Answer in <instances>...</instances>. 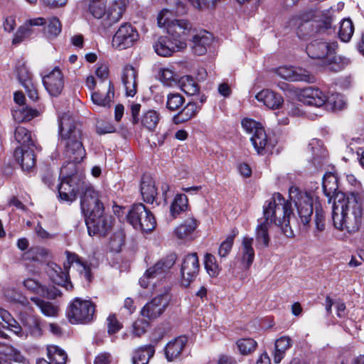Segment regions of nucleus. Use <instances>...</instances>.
Returning <instances> with one entry per match:
<instances>
[{
    "mask_svg": "<svg viewBox=\"0 0 364 364\" xmlns=\"http://www.w3.org/2000/svg\"><path fill=\"white\" fill-rule=\"evenodd\" d=\"M24 287L31 291L40 294L41 296H46L48 299H55L60 295V292L55 288L46 289V287L41 285L38 281L28 278L23 282Z\"/></svg>",
    "mask_w": 364,
    "mask_h": 364,
    "instance_id": "30",
    "label": "nucleus"
},
{
    "mask_svg": "<svg viewBox=\"0 0 364 364\" xmlns=\"http://www.w3.org/2000/svg\"><path fill=\"white\" fill-rule=\"evenodd\" d=\"M138 38L137 31L131 24L123 23L114 35L112 45L117 50H124L132 46Z\"/></svg>",
    "mask_w": 364,
    "mask_h": 364,
    "instance_id": "13",
    "label": "nucleus"
},
{
    "mask_svg": "<svg viewBox=\"0 0 364 364\" xmlns=\"http://www.w3.org/2000/svg\"><path fill=\"white\" fill-rule=\"evenodd\" d=\"M45 33L49 37H56L62 30V26L59 19L56 17H52L46 21Z\"/></svg>",
    "mask_w": 364,
    "mask_h": 364,
    "instance_id": "47",
    "label": "nucleus"
},
{
    "mask_svg": "<svg viewBox=\"0 0 364 364\" xmlns=\"http://www.w3.org/2000/svg\"><path fill=\"white\" fill-rule=\"evenodd\" d=\"M48 273L50 279L54 284L65 287L68 290L73 289V286L69 281L67 272L62 271L61 267L59 266L55 265V267L50 268Z\"/></svg>",
    "mask_w": 364,
    "mask_h": 364,
    "instance_id": "32",
    "label": "nucleus"
},
{
    "mask_svg": "<svg viewBox=\"0 0 364 364\" xmlns=\"http://www.w3.org/2000/svg\"><path fill=\"white\" fill-rule=\"evenodd\" d=\"M170 36H160L153 47L157 55L163 57L171 56L173 53L180 51L183 48L175 43Z\"/></svg>",
    "mask_w": 364,
    "mask_h": 364,
    "instance_id": "20",
    "label": "nucleus"
},
{
    "mask_svg": "<svg viewBox=\"0 0 364 364\" xmlns=\"http://www.w3.org/2000/svg\"><path fill=\"white\" fill-rule=\"evenodd\" d=\"M322 188L324 194L331 199L338 189L337 180L335 176L331 173H326L323 176Z\"/></svg>",
    "mask_w": 364,
    "mask_h": 364,
    "instance_id": "38",
    "label": "nucleus"
},
{
    "mask_svg": "<svg viewBox=\"0 0 364 364\" xmlns=\"http://www.w3.org/2000/svg\"><path fill=\"white\" fill-rule=\"evenodd\" d=\"M127 221L136 230L149 232L156 225L152 213L142 203L134 204L127 215Z\"/></svg>",
    "mask_w": 364,
    "mask_h": 364,
    "instance_id": "7",
    "label": "nucleus"
},
{
    "mask_svg": "<svg viewBox=\"0 0 364 364\" xmlns=\"http://www.w3.org/2000/svg\"><path fill=\"white\" fill-rule=\"evenodd\" d=\"M107 332L109 334H114L122 328V323L119 322L114 314L109 315L107 318Z\"/></svg>",
    "mask_w": 364,
    "mask_h": 364,
    "instance_id": "56",
    "label": "nucleus"
},
{
    "mask_svg": "<svg viewBox=\"0 0 364 364\" xmlns=\"http://www.w3.org/2000/svg\"><path fill=\"white\" fill-rule=\"evenodd\" d=\"M67 259L69 266H68L66 264H64V268L65 269L72 267L73 268L77 270L87 281H91L92 274L90 267L86 262H82L77 255L70 252H68Z\"/></svg>",
    "mask_w": 364,
    "mask_h": 364,
    "instance_id": "27",
    "label": "nucleus"
},
{
    "mask_svg": "<svg viewBox=\"0 0 364 364\" xmlns=\"http://www.w3.org/2000/svg\"><path fill=\"white\" fill-rule=\"evenodd\" d=\"M106 87V92L97 91L92 93L91 100L95 105L104 107L111 106L112 100L114 96V87L111 82H108Z\"/></svg>",
    "mask_w": 364,
    "mask_h": 364,
    "instance_id": "29",
    "label": "nucleus"
},
{
    "mask_svg": "<svg viewBox=\"0 0 364 364\" xmlns=\"http://www.w3.org/2000/svg\"><path fill=\"white\" fill-rule=\"evenodd\" d=\"M309 147L311 149L313 159L312 162L316 168H321L323 164V161L326 156V151L322 148V144L319 140L313 139Z\"/></svg>",
    "mask_w": 364,
    "mask_h": 364,
    "instance_id": "35",
    "label": "nucleus"
},
{
    "mask_svg": "<svg viewBox=\"0 0 364 364\" xmlns=\"http://www.w3.org/2000/svg\"><path fill=\"white\" fill-rule=\"evenodd\" d=\"M207 272L211 277H215L218 273V265L216 263L215 257L211 254H206L204 261Z\"/></svg>",
    "mask_w": 364,
    "mask_h": 364,
    "instance_id": "54",
    "label": "nucleus"
},
{
    "mask_svg": "<svg viewBox=\"0 0 364 364\" xmlns=\"http://www.w3.org/2000/svg\"><path fill=\"white\" fill-rule=\"evenodd\" d=\"M140 108L141 105L138 103L132 104L131 105L132 122L134 124H137L139 122L138 116L139 114Z\"/></svg>",
    "mask_w": 364,
    "mask_h": 364,
    "instance_id": "63",
    "label": "nucleus"
},
{
    "mask_svg": "<svg viewBox=\"0 0 364 364\" xmlns=\"http://www.w3.org/2000/svg\"><path fill=\"white\" fill-rule=\"evenodd\" d=\"M14 136L16 141L21 144V147L34 146V143L32 140L31 132H29L28 130L23 127L19 126L16 127Z\"/></svg>",
    "mask_w": 364,
    "mask_h": 364,
    "instance_id": "41",
    "label": "nucleus"
},
{
    "mask_svg": "<svg viewBox=\"0 0 364 364\" xmlns=\"http://www.w3.org/2000/svg\"><path fill=\"white\" fill-rule=\"evenodd\" d=\"M332 219L335 228L340 230H346L353 234L358 232L363 223V208L354 193L339 198L334 202L332 210Z\"/></svg>",
    "mask_w": 364,
    "mask_h": 364,
    "instance_id": "4",
    "label": "nucleus"
},
{
    "mask_svg": "<svg viewBox=\"0 0 364 364\" xmlns=\"http://www.w3.org/2000/svg\"><path fill=\"white\" fill-rule=\"evenodd\" d=\"M350 63V60L345 56H329L325 60L324 68L327 71L338 73L345 69Z\"/></svg>",
    "mask_w": 364,
    "mask_h": 364,
    "instance_id": "33",
    "label": "nucleus"
},
{
    "mask_svg": "<svg viewBox=\"0 0 364 364\" xmlns=\"http://www.w3.org/2000/svg\"><path fill=\"white\" fill-rule=\"evenodd\" d=\"M315 223L318 230L323 231L325 229V218L321 209L316 208Z\"/></svg>",
    "mask_w": 364,
    "mask_h": 364,
    "instance_id": "61",
    "label": "nucleus"
},
{
    "mask_svg": "<svg viewBox=\"0 0 364 364\" xmlns=\"http://www.w3.org/2000/svg\"><path fill=\"white\" fill-rule=\"evenodd\" d=\"M32 33L31 29L28 25L25 24L21 26L13 38V43L18 44L28 38Z\"/></svg>",
    "mask_w": 364,
    "mask_h": 364,
    "instance_id": "55",
    "label": "nucleus"
},
{
    "mask_svg": "<svg viewBox=\"0 0 364 364\" xmlns=\"http://www.w3.org/2000/svg\"><path fill=\"white\" fill-rule=\"evenodd\" d=\"M159 79L164 85L168 87L173 86L178 82L177 75L170 68H161L159 73Z\"/></svg>",
    "mask_w": 364,
    "mask_h": 364,
    "instance_id": "49",
    "label": "nucleus"
},
{
    "mask_svg": "<svg viewBox=\"0 0 364 364\" xmlns=\"http://www.w3.org/2000/svg\"><path fill=\"white\" fill-rule=\"evenodd\" d=\"M188 207V198L186 195H177L171 205V215L176 218L181 213L185 211Z\"/></svg>",
    "mask_w": 364,
    "mask_h": 364,
    "instance_id": "39",
    "label": "nucleus"
},
{
    "mask_svg": "<svg viewBox=\"0 0 364 364\" xmlns=\"http://www.w3.org/2000/svg\"><path fill=\"white\" fill-rule=\"evenodd\" d=\"M200 109L196 102H189L181 111L173 117L174 124H178L188 122L193 118Z\"/></svg>",
    "mask_w": 364,
    "mask_h": 364,
    "instance_id": "31",
    "label": "nucleus"
},
{
    "mask_svg": "<svg viewBox=\"0 0 364 364\" xmlns=\"http://www.w3.org/2000/svg\"><path fill=\"white\" fill-rule=\"evenodd\" d=\"M95 311V304L90 300L75 298L68 305L67 316L73 323H88L93 320Z\"/></svg>",
    "mask_w": 364,
    "mask_h": 364,
    "instance_id": "6",
    "label": "nucleus"
},
{
    "mask_svg": "<svg viewBox=\"0 0 364 364\" xmlns=\"http://www.w3.org/2000/svg\"><path fill=\"white\" fill-rule=\"evenodd\" d=\"M43 85L52 96L59 95L64 87L63 75L58 67H55L43 78Z\"/></svg>",
    "mask_w": 364,
    "mask_h": 364,
    "instance_id": "18",
    "label": "nucleus"
},
{
    "mask_svg": "<svg viewBox=\"0 0 364 364\" xmlns=\"http://www.w3.org/2000/svg\"><path fill=\"white\" fill-rule=\"evenodd\" d=\"M22 86L24 87L28 97L31 100L36 101L38 99V95L36 85L33 82V81L26 82V85H23Z\"/></svg>",
    "mask_w": 364,
    "mask_h": 364,
    "instance_id": "58",
    "label": "nucleus"
},
{
    "mask_svg": "<svg viewBox=\"0 0 364 364\" xmlns=\"http://www.w3.org/2000/svg\"><path fill=\"white\" fill-rule=\"evenodd\" d=\"M294 93L299 102L309 106L321 107L326 101V96L324 92L315 87L296 89Z\"/></svg>",
    "mask_w": 364,
    "mask_h": 364,
    "instance_id": "15",
    "label": "nucleus"
},
{
    "mask_svg": "<svg viewBox=\"0 0 364 364\" xmlns=\"http://www.w3.org/2000/svg\"><path fill=\"white\" fill-rule=\"evenodd\" d=\"M255 98L262 102L267 107L272 109L279 108L283 104L282 97L270 90H262L258 92Z\"/></svg>",
    "mask_w": 364,
    "mask_h": 364,
    "instance_id": "25",
    "label": "nucleus"
},
{
    "mask_svg": "<svg viewBox=\"0 0 364 364\" xmlns=\"http://www.w3.org/2000/svg\"><path fill=\"white\" fill-rule=\"evenodd\" d=\"M107 1L90 0L88 11L95 18L107 20V24L111 26L122 18L124 9L121 1H114L109 7Z\"/></svg>",
    "mask_w": 364,
    "mask_h": 364,
    "instance_id": "5",
    "label": "nucleus"
},
{
    "mask_svg": "<svg viewBox=\"0 0 364 364\" xmlns=\"http://www.w3.org/2000/svg\"><path fill=\"white\" fill-rule=\"evenodd\" d=\"M188 342L187 337L178 336L170 341L164 348V355L168 362L176 360L181 355Z\"/></svg>",
    "mask_w": 364,
    "mask_h": 364,
    "instance_id": "19",
    "label": "nucleus"
},
{
    "mask_svg": "<svg viewBox=\"0 0 364 364\" xmlns=\"http://www.w3.org/2000/svg\"><path fill=\"white\" fill-rule=\"evenodd\" d=\"M38 112L28 107H19L13 111V117L15 121L22 122L29 121L37 116Z\"/></svg>",
    "mask_w": 364,
    "mask_h": 364,
    "instance_id": "40",
    "label": "nucleus"
},
{
    "mask_svg": "<svg viewBox=\"0 0 364 364\" xmlns=\"http://www.w3.org/2000/svg\"><path fill=\"white\" fill-rule=\"evenodd\" d=\"M290 198L294 200L298 214L304 225H307L313 214V198L307 192H298L297 189H290Z\"/></svg>",
    "mask_w": 364,
    "mask_h": 364,
    "instance_id": "11",
    "label": "nucleus"
},
{
    "mask_svg": "<svg viewBox=\"0 0 364 364\" xmlns=\"http://www.w3.org/2000/svg\"><path fill=\"white\" fill-rule=\"evenodd\" d=\"M159 122V114L155 110H148L141 119V124L149 130H154Z\"/></svg>",
    "mask_w": 364,
    "mask_h": 364,
    "instance_id": "46",
    "label": "nucleus"
},
{
    "mask_svg": "<svg viewBox=\"0 0 364 364\" xmlns=\"http://www.w3.org/2000/svg\"><path fill=\"white\" fill-rule=\"evenodd\" d=\"M237 346L241 354L247 355L255 350L257 342L252 338H242L237 341Z\"/></svg>",
    "mask_w": 364,
    "mask_h": 364,
    "instance_id": "52",
    "label": "nucleus"
},
{
    "mask_svg": "<svg viewBox=\"0 0 364 364\" xmlns=\"http://www.w3.org/2000/svg\"><path fill=\"white\" fill-rule=\"evenodd\" d=\"M237 231H232V235H229L220 245L218 249V255L220 257L225 258L230 252L235 235Z\"/></svg>",
    "mask_w": 364,
    "mask_h": 364,
    "instance_id": "53",
    "label": "nucleus"
},
{
    "mask_svg": "<svg viewBox=\"0 0 364 364\" xmlns=\"http://www.w3.org/2000/svg\"><path fill=\"white\" fill-rule=\"evenodd\" d=\"M33 147H17L14 151V157L24 171H30L36 164Z\"/></svg>",
    "mask_w": 364,
    "mask_h": 364,
    "instance_id": "21",
    "label": "nucleus"
},
{
    "mask_svg": "<svg viewBox=\"0 0 364 364\" xmlns=\"http://www.w3.org/2000/svg\"><path fill=\"white\" fill-rule=\"evenodd\" d=\"M155 353V346L148 344L135 348L132 353V364H148Z\"/></svg>",
    "mask_w": 364,
    "mask_h": 364,
    "instance_id": "26",
    "label": "nucleus"
},
{
    "mask_svg": "<svg viewBox=\"0 0 364 364\" xmlns=\"http://www.w3.org/2000/svg\"><path fill=\"white\" fill-rule=\"evenodd\" d=\"M242 127L247 133L252 134L250 141L257 154H265L267 149L272 145L261 124L246 118L242 121Z\"/></svg>",
    "mask_w": 364,
    "mask_h": 364,
    "instance_id": "9",
    "label": "nucleus"
},
{
    "mask_svg": "<svg viewBox=\"0 0 364 364\" xmlns=\"http://www.w3.org/2000/svg\"><path fill=\"white\" fill-rule=\"evenodd\" d=\"M293 215L291 203L286 200L279 193H274L263 205V218L258 220L255 228V238L257 247H267L269 245V226L274 223L279 227L287 237L294 236L290 226Z\"/></svg>",
    "mask_w": 364,
    "mask_h": 364,
    "instance_id": "2",
    "label": "nucleus"
},
{
    "mask_svg": "<svg viewBox=\"0 0 364 364\" xmlns=\"http://www.w3.org/2000/svg\"><path fill=\"white\" fill-rule=\"evenodd\" d=\"M31 300L41 309V313L46 316H56L58 313V307L53 303L42 300L38 297H31Z\"/></svg>",
    "mask_w": 364,
    "mask_h": 364,
    "instance_id": "37",
    "label": "nucleus"
},
{
    "mask_svg": "<svg viewBox=\"0 0 364 364\" xmlns=\"http://www.w3.org/2000/svg\"><path fill=\"white\" fill-rule=\"evenodd\" d=\"M213 35L206 31H202L193 36V50L198 55H203L207 52V48L213 42Z\"/></svg>",
    "mask_w": 364,
    "mask_h": 364,
    "instance_id": "23",
    "label": "nucleus"
},
{
    "mask_svg": "<svg viewBox=\"0 0 364 364\" xmlns=\"http://www.w3.org/2000/svg\"><path fill=\"white\" fill-rule=\"evenodd\" d=\"M184 102L185 99L181 94L170 93L167 95L166 106L170 111H176Z\"/></svg>",
    "mask_w": 364,
    "mask_h": 364,
    "instance_id": "50",
    "label": "nucleus"
},
{
    "mask_svg": "<svg viewBox=\"0 0 364 364\" xmlns=\"http://www.w3.org/2000/svg\"><path fill=\"white\" fill-rule=\"evenodd\" d=\"M178 82L181 90L187 95H193L199 90L198 84L191 76H183Z\"/></svg>",
    "mask_w": 364,
    "mask_h": 364,
    "instance_id": "43",
    "label": "nucleus"
},
{
    "mask_svg": "<svg viewBox=\"0 0 364 364\" xmlns=\"http://www.w3.org/2000/svg\"><path fill=\"white\" fill-rule=\"evenodd\" d=\"M176 259V255L171 253L148 269L139 280L141 286L146 288L149 286L150 279H163L164 274L173 266Z\"/></svg>",
    "mask_w": 364,
    "mask_h": 364,
    "instance_id": "10",
    "label": "nucleus"
},
{
    "mask_svg": "<svg viewBox=\"0 0 364 364\" xmlns=\"http://www.w3.org/2000/svg\"><path fill=\"white\" fill-rule=\"evenodd\" d=\"M80 208L85 217L89 234L106 235L110 228V218L105 215L100 193L87 183L80 195Z\"/></svg>",
    "mask_w": 364,
    "mask_h": 364,
    "instance_id": "3",
    "label": "nucleus"
},
{
    "mask_svg": "<svg viewBox=\"0 0 364 364\" xmlns=\"http://www.w3.org/2000/svg\"><path fill=\"white\" fill-rule=\"evenodd\" d=\"M16 72L17 77L21 85H26V82H32V75L26 66V63L23 60H18L16 65Z\"/></svg>",
    "mask_w": 364,
    "mask_h": 364,
    "instance_id": "48",
    "label": "nucleus"
},
{
    "mask_svg": "<svg viewBox=\"0 0 364 364\" xmlns=\"http://www.w3.org/2000/svg\"><path fill=\"white\" fill-rule=\"evenodd\" d=\"M124 245V237L122 233H118L111 238L109 245L113 251L119 252Z\"/></svg>",
    "mask_w": 364,
    "mask_h": 364,
    "instance_id": "59",
    "label": "nucleus"
},
{
    "mask_svg": "<svg viewBox=\"0 0 364 364\" xmlns=\"http://www.w3.org/2000/svg\"><path fill=\"white\" fill-rule=\"evenodd\" d=\"M73 118L65 114L59 119V140L65 143V155L68 164L60 169L63 178L58 186V197L61 201L72 203L77 193L82 192L87 183L79 164L85 156V150L81 141V128Z\"/></svg>",
    "mask_w": 364,
    "mask_h": 364,
    "instance_id": "1",
    "label": "nucleus"
},
{
    "mask_svg": "<svg viewBox=\"0 0 364 364\" xmlns=\"http://www.w3.org/2000/svg\"><path fill=\"white\" fill-rule=\"evenodd\" d=\"M338 48L336 41L326 42L321 40H315L306 47L308 55L313 59H323L335 53Z\"/></svg>",
    "mask_w": 364,
    "mask_h": 364,
    "instance_id": "16",
    "label": "nucleus"
},
{
    "mask_svg": "<svg viewBox=\"0 0 364 364\" xmlns=\"http://www.w3.org/2000/svg\"><path fill=\"white\" fill-rule=\"evenodd\" d=\"M111 355L108 353H102L98 355L95 360V364H110Z\"/></svg>",
    "mask_w": 364,
    "mask_h": 364,
    "instance_id": "64",
    "label": "nucleus"
},
{
    "mask_svg": "<svg viewBox=\"0 0 364 364\" xmlns=\"http://www.w3.org/2000/svg\"><path fill=\"white\" fill-rule=\"evenodd\" d=\"M292 346L291 339L289 336H282L277 339L274 343V351L273 353L274 361L279 363L284 358L286 351Z\"/></svg>",
    "mask_w": 364,
    "mask_h": 364,
    "instance_id": "34",
    "label": "nucleus"
},
{
    "mask_svg": "<svg viewBox=\"0 0 364 364\" xmlns=\"http://www.w3.org/2000/svg\"><path fill=\"white\" fill-rule=\"evenodd\" d=\"M115 128L110 124L98 122L96 125V131L99 134L112 133Z\"/></svg>",
    "mask_w": 364,
    "mask_h": 364,
    "instance_id": "62",
    "label": "nucleus"
},
{
    "mask_svg": "<svg viewBox=\"0 0 364 364\" xmlns=\"http://www.w3.org/2000/svg\"><path fill=\"white\" fill-rule=\"evenodd\" d=\"M354 32L353 22L350 19H343L340 24L338 36L343 42H348Z\"/></svg>",
    "mask_w": 364,
    "mask_h": 364,
    "instance_id": "45",
    "label": "nucleus"
},
{
    "mask_svg": "<svg viewBox=\"0 0 364 364\" xmlns=\"http://www.w3.org/2000/svg\"><path fill=\"white\" fill-rule=\"evenodd\" d=\"M333 19L331 17H326L318 26L319 32H327L331 33L335 32V28L332 26Z\"/></svg>",
    "mask_w": 364,
    "mask_h": 364,
    "instance_id": "60",
    "label": "nucleus"
},
{
    "mask_svg": "<svg viewBox=\"0 0 364 364\" xmlns=\"http://www.w3.org/2000/svg\"><path fill=\"white\" fill-rule=\"evenodd\" d=\"M197 226V220L193 218H189L176 228L175 233L180 239L186 238L191 236Z\"/></svg>",
    "mask_w": 364,
    "mask_h": 364,
    "instance_id": "36",
    "label": "nucleus"
},
{
    "mask_svg": "<svg viewBox=\"0 0 364 364\" xmlns=\"http://www.w3.org/2000/svg\"><path fill=\"white\" fill-rule=\"evenodd\" d=\"M136 77L137 72L134 67L127 65L124 68L122 74V80L127 96L133 97L136 93Z\"/></svg>",
    "mask_w": 364,
    "mask_h": 364,
    "instance_id": "22",
    "label": "nucleus"
},
{
    "mask_svg": "<svg viewBox=\"0 0 364 364\" xmlns=\"http://www.w3.org/2000/svg\"><path fill=\"white\" fill-rule=\"evenodd\" d=\"M200 270L198 257L196 253H191L186 255L181 267V282L185 287L195 280Z\"/></svg>",
    "mask_w": 364,
    "mask_h": 364,
    "instance_id": "14",
    "label": "nucleus"
},
{
    "mask_svg": "<svg viewBox=\"0 0 364 364\" xmlns=\"http://www.w3.org/2000/svg\"><path fill=\"white\" fill-rule=\"evenodd\" d=\"M24 326L27 328L33 336L38 337L42 334L39 318L35 316H28L26 318L25 320Z\"/></svg>",
    "mask_w": 364,
    "mask_h": 364,
    "instance_id": "51",
    "label": "nucleus"
},
{
    "mask_svg": "<svg viewBox=\"0 0 364 364\" xmlns=\"http://www.w3.org/2000/svg\"><path fill=\"white\" fill-rule=\"evenodd\" d=\"M324 105L333 111L341 110L346 106V101L341 94L332 93L330 96L326 97V101Z\"/></svg>",
    "mask_w": 364,
    "mask_h": 364,
    "instance_id": "44",
    "label": "nucleus"
},
{
    "mask_svg": "<svg viewBox=\"0 0 364 364\" xmlns=\"http://www.w3.org/2000/svg\"><path fill=\"white\" fill-rule=\"evenodd\" d=\"M276 73L282 78L292 82L301 81L312 83L315 81L314 76L301 68L283 66L277 68Z\"/></svg>",
    "mask_w": 364,
    "mask_h": 364,
    "instance_id": "17",
    "label": "nucleus"
},
{
    "mask_svg": "<svg viewBox=\"0 0 364 364\" xmlns=\"http://www.w3.org/2000/svg\"><path fill=\"white\" fill-rule=\"evenodd\" d=\"M148 326L149 322L147 321L144 319L137 320L133 324V333L139 337L146 332Z\"/></svg>",
    "mask_w": 364,
    "mask_h": 364,
    "instance_id": "57",
    "label": "nucleus"
},
{
    "mask_svg": "<svg viewBox=\"0 0 364 364\" xmlns=\"http://www.w3.org/2000/svg\"><path fill=\"white\" fill-rule=\"evenodd\" d=\"M156 296L149 301L141 310V314L149 321L159 317L168 307L171 301L168 285H163L160 289L155 287Z\"/></svg>",
    "mask_w": 364,
    "mask_h": 364,
    "instance_id": "8",
    "label": "nucleus"
},
{
    "mask_svg": "<svg viewBox=\"0 0 364 364\" xmlns=\"http://www.w3.org/2000/svg\"><path fill=\"white\" fill-rule=\"evenodd\" d=\"M49 359L55 364H65L67 361V354L61 348L56 346H49L47 348Z\"/></svg>",
    "mask_w": 364,
    "mask_h": 364,
    "instance_id": "42",
    "label": "nucleus"
},
{
    "mask_svg": "<svg viewBox=\"0 0 364 364\" xmlns=\"http://www.w3.org/2000/svg\"><path fill=\"white\" fill-rule=\"evenodd\" d=\"M166 29L168 36L176 41L174 43L184 49L193 31L192 24L186 19H174L168 23Z\"/></svg>",
    "mask_w": 364,
    "mask_h": 364,
    "instance_id": "12",
    "label": "nucleus"
},
{
    "mask_svg": "<svg viewBox=\"0 0 364 364\" xmlns=\"http://www.w3.org/2000/svg\"><path fill=\"white\" fill-rule=\"evenodd\" d=\"M141 194L143 200L148 203H153L157 196L154 180L148 175L143 176L141 182Z\"/></svg>",
    "mask_w": 364,
    "mask_h": 364,
    "instance_id": "28",
    "label": "nucleus"
},
{
    "mask_svg": "<svg viewBox=\"0 0 364 364\" xmlns=\"http://www.w3.org/2000/svg\"><path fill=\"white\" fill-rule=\"evenodd\" d=\"M252 245V237L249 236H244L242 237L239 252L242 264L245 269H249L255 259V250Z\"/></svg>",
    "mask_w": 364,
    "mask_h": 364,
    "instance_id": "24",
    "label": "nucleus"
}]
</instances>
